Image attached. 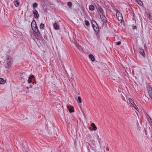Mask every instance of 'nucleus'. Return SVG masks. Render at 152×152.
<instances>
[{
	"label": "nucleus",
	"instance_id": "obj_10",
	"mask_svg": "<svg viewBox=\"0 0 152 152\" xmlns=\"http://www.w3.org/2000/svg\"><path fill=\"white\" fill-rule=\"evenodd\" d=\"M53 26L54 28L56 30H58L59 29V27L56 23L53 24Z\"/></svg>",
	"mask_w": 152,
	"mask_h": 152
},
{
	"label": "nucleus",
	"instance_id": "obj_4",
	"mask_svg": "<svg viewBox=\"0 0 152 152\" xmlns=\"http://www.w3.org/2000/svg\"><path fill=\"white\" fill-rule=\"evenodd\" d=\"M116 15L117 19L119 21L122 22L123 20V18L121 14L118 10H116Z\"/></svg>",
	"mask_w": 152,
	"mask_h": 152
},
{
	"label": "nucleus",
	"instance_id": "obj_15",
	"mask_svg": "<svg viewBox=\"0 0 152 152\" xmlns=\"http://www.w3.org/2000/svg\"><path fill=\"white\" fill-rule=\"evenodd\" d=\"M91 126L93 127V129L94 131H95L97 129V127L96 126L95 124L94 123H92L91 124Z\"/></svg>",
	"mask_w": 152,
	"mask_h": 152
},
{
	"label": "nucleus",
	"instance_id": "obj_35",
	"mask_svg": "<svg viewBox=\"0 0 152 152\" xmlns=\"http://www.w3.org/2000/svg\"><path fill=\"white\" fill-rule=\"evenodd\" d=\"M145 133L146 134H147V133H146V130H145Z\"/></svg>",
	"mask_w": 152,
	"mask_h": 152
},
{
	"label": "nucleus",
	"instance_id": "obj_20",
	"mask_svg": "<svg viewBox=\"0 0 152 152\" xmlns=\"http://www.w3.org/2000/svg\"><path fill=\"white\" fill-rule=\"evenodd\" d=\"M44 27H45L44 25L43 24L41 23L40 25V28L41 29H44Z\"/></svg>",
	"mask_w": 152,
	"mask_h": 152
},
{
	"label": "nucleus",
	"instance_id": "obj_34",
	"mask_svg": "<svg viewBox=\"0 0 152 152\" xmlns=\"http://www.w3.org/2000/svg\"><path fill=\"white\" fill-rule=\"evenodd\" d=\"M26 88L27 89H28L29 88V87H26Z\"/></svg>",
	"mask_w": 152,
	"mask_h": 152
},
{
	"label": "nucleus",
	"instance_id": "obj_33",
	"mask_svg": "<svg viewBox=\"0 0 152 152\" xmlns=\"http://www.w3.org/2000/svg\"><path fill=\"white\" fill-rule=\"evenodd\" d=\"M149 119H150L151 122L152 123V119L150 117H149Z\"/></svg>",
	"mask_w": 152,
	"mask_h": 152
},
{
	"label": "nucleus",
	"instance_id": "obj_6",
	"mask_svg": "<svg viewBox=\"0 0 152 152\" xmlns=\"http://www.w3.org/2000/svg\"><path fill=\"white\" fill-rule=\"evenodd\" d=\"M97 10L99 14H104V12L102 8L99 6V8L97 9Z\"/></svg>",
	"mask_w": 152,
	"mask_h": 152
},
{
	"label": "nucleus",
	"instance_id": "obj_19",
	"mask_svg": "<svg viewBox=\"0 0 152 152\" xmlns=\"http://www.w3.org/2000/svg\"><path fill=\"white\" fill-rule=\"evenodd\" d=\"M85 24L87 26H89L90 25V23L87 20H85Z\"/></svg>",
	"mask_w": 152,
	"mask_h": 152
},
{
	"label": "nucleus",
	"instance_id": "obj_23",
	"mask_svg": "<svg viewBox=\"0 0 152 152\" xmlns=\"http://www.w3.org/2000/svg\"><path fill=\"white\" fill-rule=\"evenodd\" d=\"M69 110L70 113H72L74 111V109L72 107L71 108H69Z\"/></svg>",
	"mask_w": 152,
	"mask_h": 152
},
{
	"label": "nucleus",
	"instance_id": "obj_14",
	"mask_svg": "<svg viewBox=\"0 0 152 152\" xmlns=\"http://www.w3.org/2000/svg\"><path fill=\"white\" fill-rule=\"evenodd\" d=\"M89 57L92 61H94V57L92 54H90L89 55Z\"/></svg>",
	"mask_w": 152,
	"mask_h": 152
},
{
	"label": "nucleus",
	"instance_id": "obj_26",
	"mask_svg": "<svg viewBox=\"0 0 152 152\" xmlns=\"http://www.w3.org/2000/svg\"><path fill=\"white\" fill-rule=\"evenodd\" d=\"M76 45L79 49L80 50L81 49V47L80 45H79L78 44H76Z\"/></svg>",
	"mask_w": 152,
	"mask_h": 152
},
{
	"label": "nucleus",
	"instance_id": "obj_17",
	"mask_svg": "<svg viewBox=\"0 0 152 152\" xmlns=\"http://www.w3.org/2000/svg\"><path fill=\"white\" fill-rule=\"evenodd\" d=\"M147 89L148 91V92L151 91H152V89L151 87L150 86H148L147 87Z\"/></svg>",
	"mask_w": 152,
	"mask_h": 152
},
{
	"label": "nucleus",
	"instance_id": "obj_9",
	"mask_svg": "<svg viewBox=\"0 0 152 152\" xmlns=\"http://www.w3.org/2000/svg\"><path fill=\"white\" fill-rule=\"evenodd\" d=\"M140 52L141 54L144 57H145V55L144 53V50L143 49L141 48H139Z\"/></svg>",
	"mask_w": 152,
	"mask_h": 152
},
{
	"label": "nucleus",
	"instance_id": "obj_3",
	"mask_svg": "<svg viewBox=\"0 0 152 152\" xmlns=\"http://www.w3.org/2000/svg\"><path fill=\"white\" fill-rule=\"evenodd\" d=\"M91 24L94 31L97 33L99 32V28L98 25L94 20H93L91 21Z\"/></svg>",
	"mask_w": 152,
	"mask_h": 152
},
{
	"label": "nucleus",
	"instance_id": "obj_2",
	"mask_svg": "<svg viewBox=\"0 0 152 152\" xmlns=\"http://www.w3.org/2000/svg\"><path fill=\"white\" fill-rule=\"evenodd\" d=\"M34 28H32L33 31L36 33V35H35V37L37 39H38L39 38L41 35V34L38 28L37 24L35 25Z\"/></svg>",
	"mask_w": 152,
	"mask_h": 152
},
{
	"label": "nucleus",
	"instance_id": "obj_28",
	"mask_svg": "<svg viewBox=\"0 0 152 152\" xmlns=\"http://www.w3.org/2000/svg\"><path fill=\"white\" fill-rule=\"evenodd\" d=\"M34 77L33 75H32L28 77V78H29V79H30L31 80L34 79Z\"/></svg>",
	"mask_w": 152,
	"mask_h": 152
},
{
	"label": "nucleus",
	"instance_id": "obj_27",
	"mask_svg": "<svg viewBox=\"0 0 152 152\" xmlns=\"http://www.w3.org/2000/svg\"><path fill=\"white\" fill-rule=\"evenodd\" d=\"M150 96L152 99V91L148 92Z\"/></svg>",
	"mask_w": 152,
	"mask_h": 152
},
{
	"label": "nucleus",
	"instance_id": "obj_29",
	"mask_svg": "<svg viewBox=\"0 0 152 152\" xmlns=\"http://www.w3.org/2000/svg\"><path fill=\"white\" fill-rule=\"evenodd\" d=\"M116 44L117 45H120L121 44V42L119 41L116 42Z\"/></svg>",
	"mask_w": 152,
	"mask_h": 152
},
{
	"label": "nucleus",
	"instance_id": "obj_5",
	"mask_svg": "<svg viewBox=\"0 0 152 152\" xmlns=\"http://www.w3.org/2000/svg\"><path fill=\"white\" fill-rule=\"evenodd\" d=\"M99 15L101 20L103 22V24H106V22L107 21L106 18L104 14H99Z\"/></svg>",
	"mask_w": 152,
	"mask_h": 152
},
{
	"label": "nucleus",
	"instance_id": "obj_11",
	"mask_svg": "<svg viewBox=\"0 0 152 152\" xmlns=\"http://www.w3.org/2000/svg\"><path fill=\"white\" fill-rule=\"evenodd\" d=\"M6 83V80L2 78H0V84H4Z\"/></svg>",
	"mask_w": 152,
	"mask_h": 152
},
{
	"label": "nucleus",
	"instance_id": "obj_30",
	"mask_svg": "<svg viewBox=\"0 0 152 152\" xmlns=\"http://www.w3.org/2000/svg\"><path fill=\"white\" fill-rule=\"evenodd\" d=\"M137 28V27L135 26H132V29L133 30H134L135 29H136Z\"/></svg>",
	"mask_w": 152,
	"mask_h": 152
},
{
	"label": "nucleus",
	"instance_id": "obj_12",
	"mask_svg": "<svg viewBox=\"0 0 152 152\" xmlns=\"http://www.w3.org/2000/svg\"><path fill=\"white\" fill-rule=\"evenodd\" d=\"M37 24L36 23L35 21L34 20H32L31 23V27L32 28V29L34 28V26H35V25Z\"/></svg>",
	"mask_w": 152,
	"mask_h": 152
},
{
	"label": "nucleus",
	"instance_id": "obj_1",
	"mask_svg": "<svg viewBox=\"0 0 152 152\" xmlns=\"http://www.w3.org/2000/svg\"><path fill=\"white\" fill-rule=\"evenodd\" d=\"M6 64H5L6 68L10 69L11 68L12 64V60L11 57L9 56H7L6 57Z\"/></svg>",
	"mask_w": 152,
	"mask_h": 152
},
{
	"label": "nucleus",
	"instance_id": "obj_7",
	"mask_svg": "<svg viewBox=\"0 0 152 152\" xmlns=\"http://www.w3.org/2000/svg\"><path fill=\"white\" fill-rule=\"evenodd\" d=\"M33 13L34 15V17L36 18H37L39 17V15L38 12L36 10H34L33 11Z\"/></svg>",
	"mask_w": 152,
	"mask_h": 152
},
{
	"label": "nucleus",
	"instance_id": "obj_31",
	"mask_svg": "<svg viewBox=\"0 0 152 152\" xmlns=\"http://www.w3.org/2000/svg\"><path fill=\"white\" fill-rule=\"evenodd\" d=\"M28 81L29 83H31V80H30V79H29V78H28Z\"/></svg>",
	"mask_w": 152,
	"mask_h": 152
},
{
	"label": "nucleus",
	"instance_id": "obj_21",
	"mask_svg": "<svg viewBox=\"0 0 152 152\" xmlns=\"http://www.w3.org/2000/svg\"><path fill=\"white\" fill-rule=\"evenodd\" d=\"M77 101L78 102H79L80 103H81L82 102L81 99L80 97V96H79L78 97V99L77 100Z\"/></svg>",
	"mask_w": 152,
	"mask_h": 152
},
{
	"label": "nucleus",
	"instance_id": "obj_13",
	"mask_svg": "<svg viewBox=\"0 0 152 152\" xmlns=\"http://www.w3.org/2000/svg\"><path fill=\"white\" fill-rule=\"evenodd\" d=\"M89 10L91 11H93L94 10V7L93 5H91L89 7Z\"/></svg>",
	"mask_w": 152,
	"mask_h": 152
},
{
	"label": "nucleus",
	"instance_id": "obj_32",
	"mask_svg": "<svg viewBox=\"0 0 152 152\" xmlns=\"http://www.w3.org/2000/svg\"><path fill=\"white\" fill-rule=\"evenodd\" d=\"M147 17L148 18H151L150 15V14H148L147 15Z\"/></svg>",
	"mask_w": 152,
	"mask_h": 152
},
{
	"label": "nucleus",
	"instance_id": "obj_18",
	"mask_svg": "<svg viewBox=\"0 0 152 152\" xmlns=\"http://www.w3.org/2000/svg\"><path fill=\"white\" fill-rule=\"evenodd\" d=\"M129 101L132 105L133 104H134V102L133 101V100H132V99L131 98H130L129 99Z\"/></svg>",
	"mask_w": 152,
	"mask_h": 152
},
{
	"label": "nucleus",
	"instance_id": "obj_16",
	"mask_svg": "<svg viewBox=\"0 0 152 152\" xmlns=\"http://www.w3.org/2000/svg\"><path fill=\"white\" fill-rule=\"evenodd\" d=\"M32 6L34 9H35L37 7L38 4L37 3L35 2L33 4Z\"/></svg>",
	"mask_w": 152,
	"mask_h": 152
},
{
	"label": "nucleus",
	"instance_id": "obj_36",
	"mask_svg": "<svg viewBox=\"0 0 152 152\" xmlns=\"http://www.w3.org/2000/svg\"><path fill=\"white\" fill-rule=\"evenodd\" d=\"M32 86L31 85H30V87H31V88L32 87Z\"/></svg>",
	"mask_w": 152,
	"mask_h": 152
},
{
	"label": "nucleus",
	"instance_id": "obj_8",
	"mask_svg": "<svg viewBox=\"0 0 152 152\" xmlns=\"http://www.w3.org/2000/svg\"><path fill=\"white\" fill-rule=\"evenodd\" d=\"M13 3L16 7H18L20 5L19 0H14Z\"/></svg>",
	"mask_w": 152,
	"mask_h": 152
},
{
	"label": "nucleus",
	"instance_id": "obj_24",
	"mask_svg": "<svg viewBox=\"0 0 152 152\" xmlns=\"http://www.w3.org/2000/svg\"><path fill=\"white\" fill-rule=\"evenodd\" d=\"M137 3L140 5H141L142 3L140 0H137Z\"/></svg>",
	"mask_w": 152,
	"mask_h": 152
},
{
	"label": "nucleus",
	"instance_id": "obj_25",
	"mask_svg": "<svg viewBox=\"0 0 152 152\" xmlns=\"http://www.w3.org/2000/svg\"><path fill=\"white\" fill-rule=\"evenodd\" d=\"M132 105L133 106V107L137 110L138 109V108L137 107L136 105L135 104V103L133 104Z\"/></svg>",
	"mask_w": 152,
	"mask_h": 152
},
{
	"label": "nucleus",
	"instance_id": "obj_22",
	"mask_svg": "<svg viewBox=\"0 0 152 152\" xmlns=\"http://www.w3.org/2000/svg\"><path fill=\"white\" fill-rule=\"evenodd\" d=\"M72 3L70 2H69L67 3V6L70 8L72 6Z\"/></svg>",
	"mask_w": 152,
	"mask_h": 152
}]
</instances>
